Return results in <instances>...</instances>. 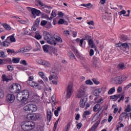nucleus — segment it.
I'll list each match as a JSON object with an SVG mask.
<instances>
[{"mask_svg":"<svg viewBox=\"0 0 131 131\" xmlns=\"http://www.w3.org/2000/svg\"><path fill=\"white\" fill-rule=\"evenodd\" d=\"M44 39L47 40L48 43L50 45L56 46L57 42H59L60 43L63 42L62 38L59 36H57L55 34L54 35L52 33H45L44 34Z\"/></svg>","mask_w":131,"mask_h":131,"instance_id":"f257e3e1","label":"nucleus"},{"mask_svg":"<svg viewBox=\"0 0 131 131\" xmlns=\"http://www.w3.org/2000/svg\"><path fill=\"white\" fill-rule=\"evenodd\" d=\"M28 98H29V92L27 90L19 91L16 96L17 100L19 102H26Z\"/></svg>","mask_w":131,"mask_h":131,"instance_id":"f03ea898","label":"nucleus"},{"mask_svg":"<svg viewBox=\"0 0 131 131\" xmlns=\"http://www.w3.org/2000/svg\"><path fill=\"white\" fill-rule=\"evenodd\" d=\"M35 123L31 121H26L21 123V127L23 130H31L35 127Z\"/></svg>","mask_w":131,"mask_h":131,"instance_id":"7ed1b4c3","label":"nucleus"},{"mask_svg":"<svg viewBox=\"0 0 131 131\" xmlns=\"http://www.w3.org/2000/svg\"><path fill=\"white\" fill-rule=\"evenodd\" d=\"M21 89V85L19 83H13L9 88V92L12 94H19Z\"/></svg>","mask_w":131,"mask_h":131,"instance_id":"20e7f679","label":"nucleus"},{"mask_svg":"<svg viewBox=\"0 0 131 131\" xmlns=\"http://www.w3.org/2000/svg\"><path fill=\"white\" fill-rule=\"evenodd\" d=\"M24 110L26 111L27 113H33L37 110V106L34 104H27L24 107Z\"/></svg>","mask_w":131,"mask_h":131,"instance_id":"39448f33","label":"nucleus"},{"mask_svg":"<svg viewBox=\"0 0 131 131\" xmlns=\"http://www.w3.org/2000/svg\"><path fill=\"white\" fill-rule=\"evenodd\" d=\"M125 80H126V76H120L114 78V82L116 84H121Z\"/></svg>","mask_w":131,"mask_h":131,"instance_id":"423d86ee","label":"nucleus"},{"mask_svg":"<svg viewBox=\"0 0 131 131\" xmlns=\"http://www.w3.org/2000/svg\"><path fill=\"white\" fill-rule=\"evenodd\" d=\"M37 3L40 6L43 8L45 13H47L48 14H50V13H51V10H52V7L43 4L41 2V0H38Z\"/></svg>","mask_w":131,"mask_h":131,"instance_id":"0eeeda50","label":"nucleus"},{"mask_svg":"<svg viewBox=\"0 0 131 131\" xmlns=\"http://www.w3.org/2000/svg\"><path fill=\"white\" fill-rule=\"evenodd\" d=\"M77 96L78 98H85L86 97V89L84 86H81Z\"/></svg>","mask_w":131,"mask_h":131,"instance_id":"6e6552de","label":"nucleus"},{"mask_svg":"<svg viewBox=\"0 0 131 131\" xmlns=\"http://www.w3.org/2000/svg\"><path fill=\"white\" fill-rule=\"evenodd\" d=\"M58 70L56 69L55 68H53L52 71L50 72L51 75L49 76V80H52V79H58Z\"/></svg>","mask_w":131,"mask_h":131,"instance_id":"1a4fd4ad","label":"nucleus"},{"mask_svg":"<svg viewBox=\"0 0 131 131\" xmlns=\"http://www.w3.org/2000/svg\"><path fill=\"white\" fill-rule=\"evenodd\" d=\"M118 101V103H120L121 100L123 101L124 100V96L123 95H113L110 96V99H112V100H114V101H117V99H119Z\"/></svg>","mask_w":131,"mask_h":131,"instance_id":"9d476101","label":"nucleus"},{"mask_svg":"<svg viewBox=\"0 0 131 131\" xmlns=\"http://www.w3.org/2000/svg\"><path fill=\"white\" fill-rule=\"evenodd\" d=\"M73 90H72V84H70L68 86L67 90V98H70L71 95H72Z\"/></svg>","mask_w":131,"mask_h":131,"instance_id":"9b49d317","label":"nucleus"},{"mask_svg":"<svg viewBox=\"0 0 131 131\" xmlns=\"http://www.w3.org/2000/svg\"><path fill=\"white\" fill-rule=\"evenodd\" d=\"M40 11L35 9V8H33L32 11H31V14L33 15V18H36V16H40L41 14Z\"/></svg>","mask_w":131,"mask_h":131,"instance_id":"f8f14e48","label":"nucleus"},{"mask_svg":"<svg viewBox=\"0 0 131 131\" xmlns=\"http://www.w3.org/2000/svg\"><path fill=\"white\" fill-rule=\"evenodd\" d=\"M15 95L13 94H8L6 96V100L9 102V103H13L15 101Z\"/></svg>","mask_w":131,"mask_h":131,"instance_id":"ddd939ff","label":"nucleus"},{"mask_svg":"<svg viewBox=\"0 0 131 131\" xmlns=\"http://www.w3.org/2000/svg\"><path fill=\"white\" fill-rule=\"evenodd\" d=\"M93 63L94 67H99V65L100 64V59H99V58L94 56L93 58Z\"/></svg>","mask_w":131,"mask_h":131,"instance_id":"4468645a","label":"nucleus"},{"mask_svg":"<svg viewBox=\"0 0 131 131\" xmlns=\"http://www.w3.org/2000/svg\"><path fill=\"white\" fill-rule=\"evenodd\" d=\"M40 22V19L39 18H37L35 21L34 23V25L32 27V31H36V28L38 27Z\"/></svg>","mask_w":131,"mask_h":131,"instance_id":"2eb2a0df","label":"nucleus"},{"mask_svg":"<svg viewBox=\"0 0 131 131\" xmlns=\"http://www.w3.org/2000/svg\"><path fill=\"white\" fill-rule=\"evenodd\" d=\"M28 84L32 88H34L35 89H38V90H41V86H40L39 84L35 83L33 81L30 82L29 83H28Z\"/></svg>","mask_w":131,"mask_h":131,"instance_id":"dca6fc26","label":"nucleus"},{"mask_svg":"<svg viewBox=\"0 0 131 131\" xmlns=\"http://www.w3.org/2000/svg\"><path fill=\"white\" fill-rule=\"evenodd\" d=\"M128 117V114L127 113H122L119 117V120H120V122H122L123 121V119L125 118V119H126Z\"/></svg>","mask_w":131,"mask_h":131,"instance_id":"f3484780","label":"nucleus"},{"mask_svg":"<svg viewBox=\"0 0 131 131\" xmlns=\"http://www.w3.org/2000/svg\"><path fill=\"white\" fill-rule=\"evenodd\" d=\"M7 61H8V62H11V64H12V62L14 63V64H18V63H19V62H20V58L13 57L12 58V60L11 59L8 58Z\"/></svg>","mask_w":131,"mask_h":131,"instance_id":"a211bd4d","label":"nucleus"},{"mask_svg":"<svg viewBox=\"0 0 131 131\" xmlns=\"http://www.w3.org/2000/svg\"><path fill=\"white\" fill-rule=\"evenodd\" d=\"M40 116L38 113L32 114V120L36 121L37 119H39Z\"/></svg>","mask_w":131,"mask_h":131,"instance_id":"6ab92c4d","label":"nucleus"},{"mask_svg":"<svg viewBox=\"0 0 131 131\" xmlns=\"http://www.w3.org/2000/svg\"><path fill=\"white\" fill-rule=\"evenodd\" d=\"M2 78L4 81L8 82L10 80H12V76H6V75H3Z\"/></svg>","mask_w":131,"mask_h":131,"instance_id":"aec40b11","label":"nucleus"},{"mask_svg":"<svg viewBox=\"0 0 131 131\" xmlns=\"http://www.w3.org/2000/svg\"><path fill=\"white\" fill-rule=\"evenodd\" d=\"M88 43L89 47H90L92 49H94L96 47V45H95V43H94V41L92 39H90L89 40H88Z\"/></svg>","mask_w":131,"mask_h":131,"instance_id":"412c9836","label":"nucleus"},{"mask_svg":"<svg viewBox=\"0 0 131 131\" xmlns=\"http://www.w3.org/2000/svg\"><path fill=\"white\" fill-rule=\"evenodd\" d=\"M86 102V100H84V98H82L80 101V107H81V108H84V106H85Z\"/></svg>","mask_w":131,"mask_h":131,"instance_id":"4be33fe9","label":"nucleus"},{"mask_svg":"<svg viewBox=\"0 0 131 131\" xmlns=\"http://www.w3.org/2000/svg\"><path fill=\"white\" fill-rule=\"evenodd\" d=\"M47 120H49V122L52 120V111L50 110L47 111Z\"/></svg>","mask_w":131,"mask_h":131,"instance_id":"5701e85b","label":"nucleus"},{"mask_svg":"<svg viewBox=\"0 0 131 131\" xmlns=\"http://www.w3.org/2000/svg\"><path fill=\"white\" fill-rule=\"evenodd\" d=\"M29 51H30V49L28 47H25L19 49L18 50V53H27V52H29Z\"/></svg>","mask_w":131,"mask_h":131,"instance_id":"b1692460","label":"nucleus"},{"mask_svg":"<svg viewBox=\"0 0 131 131\" xmlns=\"http://www.w3.org/2000/svg\"><path fill=\"white\" fill-rule=\"evenodd\" d=\"M84 40H85V39H84V38H82V39H80L79 38H77L76 39V42H80L79 46L81 48H82V47H83V41H84Z\"/></svg>","mask_w":131,"mask_h":131,"instance_id":"393cba45","label":"nucleus"},{"mask_svg":"<svg viewBox=\"0 0 131 131\" xmlns=\"http://www.w3.org/2000/svg\"><path fill=\"white\" fill-rule=\"evenodd\" d=\"M99 125V122H96L92 126V127L89 129V131H95L96 130V128L98 127V126Z\"/></svg>","mask_w":131,"mask_h":131,"instance_id":"a878e982","label":"nucleus"},{"mask_svg":"<svg viewBox=\"0 0 131 131\" xmlns=\"http://www.w3.org/2000/svg\"><path fill=\"white\" fill-rule=\"evenodd\" d=\"M101 108V104L100 103H97L93 107V111L94 112H97L99 111V109Z\"/></svg>","mask_w":131,"mask_h":131,"instance_id":"bb28decb","label":"nucleus"},{"mask_svg":"<svg viewBox=\"0 0 131 131\" xmlns=\"http://www.w3.org/2000/svg\"><path fill=\"white\" fill-rule=\"evenodd\" d=\"M14 35H15V34H14L12 35H11L9 37H8L6 40H8V39H10V41H11L12 42H16V38H15V37L14 36Z\"/></svg>","mask_w":131,"mask_h":131,"instance_id":"cd10ccee","label":"nucleus"},{"mask_svg":"<svg viewBox=\"0 0 131 131\" xmlns=\"http://www.w3.org/2000/svg\"><path fill=\"white\" fill-rule=\"evenodd\" d=\"M3 27H4L5 29H6V30H7L8 31H10V30H11V26L9 25L8 24H3Z\"/></svg>","mask_w":131,"mask_h":131,"instance_id":"c85d7f7f","label":"nucleus"},{"mask_svg":"<svg viewBox=\"0 0 131 131\" xmlns=\"http://www.w3.org/2000/svg\"><path fill=\"white\" fill-rule=\"evenodd\" d=\"M81 7H85V8H88V9H92L93 8V5L91 3H88L87 4H81Z\"/></svg>","mask_w":131,"mask_h":131,"instance_id":"c756f323","label":"nucleus"},{"mask_svg":"<svg viewBox=\"0 0 131 131\" xmlns=\"http://www.w3.org/2000/svg\"><path fill=\"white\" fill-rule=\"evenodd\" d=\"M25 118L28 120H32V114L29 113L28 114L25 115Z\"/></svg>","mask_w":131,"mask_h":131,"instance_id":"7c9ffc66","label":"nucleus"},{"mask_svg":"<svg viewBox=\"0 0 131 131\" xmlns=\"http://www.w3.org/2000/svg\"><path fill=\"white\" fill-rule=\"evenodd\" d=\"M43 65L45 66V67H48V68L51 67V63H50V62L47 60H44L43 62Z\"/></svg>","mask_w":131,"mask_h":131,"instance_id":"2f4dec72","label":"nucleus"},{"mask_svg":"<svg viewBox=\"0 0 131 131\" xmlns=\"http://www.w3.org/2000/svg\"><path fill=\"white\" fill-rule=\"evenodd\" d=\"M87 115H91L90 111H85L82 115V117H83V118H86Z\"/></svg>","mask_w":131,"mask_h":131,"instance_id":"473e14b6","label":"nucleus"},{"mask_svg":"<svg viewBox=\"0 0 131 131\" xmlns=\"http://www.w3.org/2000/svg\"><path fill=\"white\" fill-rule=\"evenodd\" d=\"M42 48L45 53H49V45H45Z\"/></svg>","mask_w":131,"mask_h":131,"instance_id":"72a5a7b5","label":"nucleus"},{"mask_svg":"<svg viewBox=\"0 0 131 131\" xmlns=\"http://www.w3.org/2000/svg\"><path fill=\"white\" fill-rule=\"evenodd\" d=\"M118 68L120 70H123V69H124V63H121L119 64L118 66Z\"/></svg>","mask_w":131,"mask_h":131,"instance_id":"f704fd0d","label":"nucleus"},{"mask_svg":"<svg viewBox=\"0 0 131 131\" xmlns=\"http://www.w3.org/2000/svg\"><path fill=\"white\" fill-rule=\"evenodd\" d=\"M59 120H60V118L56 120V121L54 123V126L53 128V131H56L57 129V126H58V123H59Z\"/></svg>","mask_w":131,"mask_h":131,"instance_id":"c9c22d12","label":"nucleus"},{"mask_svg":"<svg viewBox=\"0 0 131 131\" xmlns=\"http://www.w3.org/2000/svg\"><path fill=\"white\" fill-rule=\"evenodd\" d=\"M115 92V87H113L108 92V95H112L113 93Z\"/></svg>","mask_w":131,"mask_h":131,"instance_id":"e433bc0d","label":"nucleus"},{"mask_svg":"<svg viewBox=\"0 0 131 131\" xmlns=\"http://www.w3.org/2000/svg\"><path fill=\"white\" fill-rule=\"evenodd\" d=\"M121 40H123V41H125L128 39V37H127L124 35H122L121 36Z\"/></svg>","mask_w":131,"mask_h":131,"instance_id":"4c0bfd02","label":"nucleus"},{"mask_svg":"<svg viewBox=\"0 0 131 131\" xmlns=\"http://www.w3.org/2000/svg\"><path fill=\"white\" fill-rule=\"evenodd\" d=\"M122 48H124V49H128L129 48V46L127 43H122Z\"/></svg>","mask_w":131,"mask_h":131,"instance_id":"58836bf2","label":"nucleus"},{"mask_svg":"<svg viewBox=\"0 0 131 131\" xmlns=\"http://www.w3.org/2000/svg\"><path fill=\"white\" fill-rule=\"evenodd\" d=\"M0 57L1 58H6L7 55L5 54V52L4 51H0Z\"/></svg>","mask_w":131,"mask_h":131,"instance_id":"ea45409f","label":"nucleus"},{"mask_svg":"<svg viewBox=\"0 0 131 131\" xmlns=\"http://www.w3.org/2000/svg\"><path fill=\"white\" fill-rule=\"evenodd\" d=\"M125 112H130L131 111V106L129 105H128L127 107L124 110Z\"/></svg>","mask_w":131,"mask_h":131,"instance_id":"a19ab883","label":"nucleus"},{"mask_svg":"<svg viewBox=\"0 0 131 131\" xmlns=\"http://www.w3.org/2000/svg\"><path fill=\"white\" fill-rule=\"evenodd\" d=\"M4 96L5 94H4V91L2 90V89H0V99H3Z\"/></svg>","mask_w":131,"mask_h":131,"instance_id":"79ce46f5","label":"nucleus"},{"mask_svg":"<svg viewBox=\"0 0 131 131\" xmlns=\"http://www.w3.org/2000/svg\"><path fill=\"white\" fill-rule=\"evenodd\" d=\"M36 39H41V35L39 34V33H36L34 36Z\"/></svg>","mask_w":131,"mask_h":131,"instance_id":"37998d69","label":"nucleus"},{"mask_svg":"<svg viewBox=\"0 0 131 131\" xmlns=\"http://www.w3.org/2000/svg\"><path fill=\"white\" fill-rule=\"evenodd\" d=\"M33 79H34L33 76H29V79L27 80V81L26 82L27 83L32 82V80H33Z\"/></svg>","mask_w":131,"mask_h":131,"instance_id":"c03bdc74","label":"nucleus"},{"mask_svg":"<svg viewBox=\"0 0 131 131\" xmlns=\"http://www.w3.org/2000/svg\"><path fill=\"white\" fill-rule=\"evenodd\" d=\"M20 64H23V65H25L26 66H28V63H27L26 60H20Z\"/></svg>","mask_w":131,"mask_h":131,"instance_id":"a18cd8bd","label":"nucleus"},{"mask_svg":"<svg viewBox=\"0 0 131 131\" xmlns=\"http://www.w3.org/2000/svg\"><path fill=\"white\" fill-rule=\"evenodd\" d=\"M48 24V21L43 20L41 21L40 24L41 26H45V25H47Z\"/></svg>","mask_w":131,"mask_h":131,"instance_id":"49530a36","label":"nucleus"},{"mask_svg":"<svg viewBox=\"0 0 131 131\" xmlns=\"http://www.w3.org/2000/svg\"><path fill=\"white\" fill-rule=\"evenodd\" d=\"M72 50L75 54H76V55H77V56L79 55V53L78 52V51L77 50L76 48H73Z\"/></svg>","mask_w":131,"mask_h":131,"instance_id":"de8ad7c7","label":"nucleus"},{"mask_svg":"<svg viewBox=\"0 0 131 131\" xmlns=\"http://www.w3.org/2000/svg\"><path fill=\"white\" fill-rule=\"evenodd\" d=\"M56 16H57V15H56V12H55L54 11H52L50 18L53 19V18H54V17H56Z\"/></svg>","mask_w":131,"mask_h":131,"instance_id":"09e8293b","label":"nucleus"},{"mask_svg":"<svg viewBox=\"0 0 131 131\" xmlns=\"http://www.w3.org/2000/svg\"><path fill=\"white\" fill-rule=\"evenodd\" d=\"M7 69L9 70V71H13L14 70V68H13L12 66L9 65L7 66Z\"/></svg>","mask_w":131,"mask_h":131,"instance_id":"8fccbe9b","label":"nucleus"},{"mask_svg":"<svg viewBox=\"0 0 131 131\" xmlns=\"http://www.w3.org/2000/svg\"><path fill=\"white\" fill-rule=\"evenodd\" d=\"M125 14H126V12L125 11V10H122L121 11H120L119 12V14L121 16V15H123V16H124V15H125Z\"/></svg>","mask_w":131,"mask_h":131,"instance_id":"3c124183","label":"nucleus"},{"mask_svg":"<svg viewBox=\"0 0 131 131\" xmlns=\"http://www.w3.org/2000/svg\"><path fill=\"white\" fill-rule=\"evenodd\" d=\"M44 60L42 59H39L37 60V63L40 64V65H43Z\"/></svg>","mask_w":131,"mask_h":131,"instance_id":"603ef678","label":"nucleus"},{"mask_svg":"<svg viewBox=\"0 0 131 131\" xmlns=\"http://www.w3.org/2000/svg\"><path fill=\"white\" fill-rule=\"evenodd\" d=\"M86 84H90V85H92L93 84V82L91 80H87L85 81Z\"/></svg>","mask_w":131,"mask_h":131,"instance_id":"864d4df0","label":"nucleus"},{"mask_svg":"<svg viewBox=\"0 0 131 131\" xmlns=\"http://www.w3.org/2000/svg\"><path fill=\"white\" fill-rule=\"evenodd\" d=\"M3 47H9V42L8 40L5 41L3 42Z\"/></svg>","mask_w":131,"mask_h":131,"instance_id":"5fc2aeb1","label":"nucleus"},{"mask_svg":"<svg viewBox=\"0 0 131 131\" xmlns=\"http://www.w3.org/2000/svg\"><path fill=\"white\" fill-rule=\"evenodd\" d=\"M81 126H82V124L81 123V122H80L77 124V128H78V129H80V128H81Z\"/></svg>","mask_w":131,"mask_h":131,"instance_id":"6e6d98bb","label":"nucleus"},{"mask_svg":"<svg viewBox=\"0 0 131 131\" xmlns=\"http://www.w3.org/2000/svg\"><path fill=\"white\" fill-rule=\"evenodd\" d=\"M51 101L52 103H55V101H56V97L55 96L53 95L51 97Z\"/></svg>","mask_w":131,"mask_h":131,"instance_id":"4d7b16f0","label":"nucleus"},{"mask_svg":"<svg viewBox=\"0 0 131 131\" xmlns=\"http://www.w3.org/2000/svg\"><path fill=\"white\" fill-rule=\"evenodd\" d=\"M93 95L95 96V97H98V96H99V93L96 90H94V91L93 92Z\"/></svg>","mask_w":131,"mask_h":131,"instance_id":"13d9d810","label":"nucleus"},{"mask_svg":"<svg viewBox=\"0 0 131 131\" xmlns=\"http://www.w3.org/2000/svg\"><path fill=\"white\" fill-rule=\"evenodd\" d=\"M7 53H10L11 54H14V53H15V50H14V49H8L7 50Z\"/></svg>","mask_w":131,"mask_h":131,"instance_id":"bf43d9fd","label":"nucleus"},{"mask_svg":"<svg viewBox=\"0 0 131 131\" xmlns=\"http://www.w3.org/2000/svg\"><path fill=\"white\" fill-rule=\"evenodd\" d=\"M46 91H47V92H49V93H51V92H52V88H51V87L48 86L46 87L45 88Z\"/></svg>","mask_w":131,"mask_h":131,"instance_id":"052dcab7","label":"nucleus"},{"mask_svg":"<svg viewBox=\"0 0 131 131\" xmlns=\"http://www.w3.org/2000/svg\"><path fill=\"white\" fill-rule=\"evenodd\" d=\"M94 50L91 49L90 51V56L91 57H92V56H94Z\"/></svg>","mask_w":131,"mask_h":131,"instance_id":"680f3d73","label":"nucleus"},{"mask_svg":"<svg viewBox=\"0 0 131 131\" xmlns=\"http://www.w3.org/2000/svg\"><path fill=\"white\" fill-rule=\"evenodd\" d=\"M38 74H39V76H40V77H41V78H42L43 77V76H45V74L42 72H39L38 73Z\"/></svg>","mask_w":131,"mask_h":131,"instance_id":"e2e57ef3","label":"nucleus"},{"mask_svg":"<svg viewBox=\"0 0 131 131\" xmlns=\"http://www.w3.org/2000/svg\"><path fill=\"white\" fill-rule=\"evenodd\" d=\"M93 81L95 84H99V83H100V82L98 81V80L95 78L93 79Z\"/></svg>","mask_w":131,"mask_h":131,"instance_id":"0e129e2a","label":"nucleus"},{"mask_svg":"<svg viewBox=\"0 0 131 131\" xmlns=\"http://www.w3.org/2000/svg\"><path fill=\"white\" fill-rule=\"evenodd\" d=\"M117 48H122V43H119L116 45Z\"/></svg>","mask_w":131,"mask_h":131,"instance_id":"69168bd1","label":"nucleus"},{"mask_svg":"<svg viewBox=\"0 0 131 131\" xmlns=\"http://www.w3.org/2000/svg\"><path fill=\"white\" fill-rule=\"evenodd\" d=\"M64 19H59V20L58 21V24H64Z\"/></svg>","mask_w":131,"mask_h":131,"instance_id":"338daca9","label":"nucleus"},{"mask_svg":"<svg viewBox=\"0 0 131 131\" xmlns=\"http://www.w3.org/2000/svg\"><path fill=\"white\" fill-rule=\"evenodd\" d=\"M87 24H88L89 25H94L95 23H94V21L92 20L91 21H88L87 23Z\"/></svg>","mask_w":131,"mask_h":131,"instance_id":"774afa93","label":"nucleus"}]
</instances>
